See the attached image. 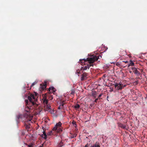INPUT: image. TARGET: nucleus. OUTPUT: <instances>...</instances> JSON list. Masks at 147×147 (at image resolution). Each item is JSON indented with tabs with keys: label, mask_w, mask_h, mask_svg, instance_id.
<instances>
[{
	"label": "nucleus",
	"mask_w": 147,
	"mask_h": 147,
	"mask_svg": "<svg viewBox=\"0 0 147 147\" xmlns=\"http://www.w3.org/2000/svg\"><path fill=\"white\" fill-rule=\"evenodd\" d=\"M42 135H41V137H42V138H44V139H46V137L47 136H46V133L45 132V131H43V132Z\"/></svg>",
	"instance_id": "ddd939ff"
},
{
	"label": "nucleus",
	"mask_w": 147,
	"mask_h": 147,
	"mask_svg": "<svg viewBox=\"0 0 147 147\" xmlns=\"http://www.w3.org/2000/svg\"><path fill=\"white\" fill-rule=\"evenodd\" d=\"M37 82L35 81L33 83H32V84H31V86H30V88L33 86L35 85L36 84H37Z\"/></svg>",
	"instance_id": "6ab92c4d"
},
{
	"label": "nucleus",
	"mask_w": 147,
	"mask_h": 147,
	"mask_svg": "<svg viewBox=\"0 0 147 147\" xmlns=\"http://www.w3.org/2000/svg\"><path fill=\"white\" fill-rule=\"evenodd\" d=\"M43 102L44 103V105H45V107H46L47 110L49 111H51V106L48 104V100L46 99L45 96L43 97Z\"/></svg>",
	"instance_id": "20e7f679"
},
{
	"label": "nucleus",
	"mask_w": 147,
	"mask_h": 147,
	"mask_svg": "<svg viewBox=\"0 0 147 147\" xmlns=\"http://www.w3.org/2000/svg\"><path fill=\"white\" fill-rule=\"evenodd\" d=\"M87 76H88V74L86 72H84L82 74V76H81V81H83L87 79Z\"/></svg>",
	"instance_id": "6e6552de"
},
{
	"label": "nucleus",
	"mask_w": 147,
	"mask_h": 147,
	"mask_svg": "<svg viewBox=\"0 0 147 147\" xmlns=\"http://www.w3.org/2000/svg\"><path fill=\"white\" fill-rule=\"evenodd\" d=\"M90 147H100V145L98 143L96 142L94 144L90 146Z\"/></svg>",
	"instance_id": "9b49d317"
},
{
	"label": "nucleus",
	"mask_w": 147,
	"mask_h": 147,
	"mask_svg": "<svg viewBox=\"0 0 147 147\" xmlns=\"http://www.w3.org/2000/svg\"><path fill=\"white\" fill-rule=\"evenodd\" d=\"M129 72L130 73H131V71L130 70H129Z\"/></svg>",
	"instance_id": "f704fd0d"
},
{
	"label": "nucleus",
	"mask_w": 147,
	"mask_h": 147,
	"mask_svg": "<svg viewBox=\"0 0 147 147\" xmlns=\"http://www.w3.org/2000/svg\"><path fill=\"white\" fill-rule=\"evenodd\" d=\"M72 124H73V125H76V123L74 121H73V122H72Z\"/></svg>",
	"instance_id": "393cba45"
},
{
	"label": "nucleus",
	"mask_w": 147,
	"mask_h": 147,
	"mask_svg": "<svg viewBox=\"0 0 147 147\" xmlns=\"http://www.w3.org/2000/svg\"><path fill=\"white\" fill-rule=\"evenodd\" d=\"M92 95L93 96L95 97H96V92H92Z\"/></svg>",
	"instance_id": "aec40b11"
},
{
	"label": "nucleus",
	"mask_w": 147,
	"mask_h": 147,
	"mask_svg": "<svg viewBox=\"0 0 147 147\" xmlns=\"http://www.w3.org/2000/svg\"><path fill=\"white\" fill-rule=\"evenodd\" d=\"M76 73L78 74H79V73H80V71L78 70Z\"/></svg>",
	"instance_id": "c85d7f7f"
},
{
	"label": "nucleus",
	"mask_w": 147,
	"mask_h": 147,
	"mask_svg": "<svg viewBox=\"0 0 147 147\" xmlns=\"http://www.w3.org/2000/svg\"><path fill=\"white\" fill-rule=\"evenodd\" d=\"M25 102H26V107H25V111H26L27 112H30V110L31 109L32 107L31 106H28V100H25Z\"/></svg>",
	"instance_id": "423d86ee"
},
{
	"label": "nucleus",
	"mask_w": 147,
	"mask_h": 147,
	"mask_svg": "<svg viewBox=\"0 0 147 147\" xmlns=\"http://www.w3.org/2000/svg\"><path fill=\"white\" fill-rule=\"evenodd\" d=\"M90 145H91V143H90L89 144L88 143H87L84 146V147H88V146H90Z\"/></svg>",
	"instance_id": "4be33fe9"
},
{
	"label": "nucleus",
	"mask_w": 147,
	"mask_h": 147,
	"mask_svg": "<svg viewBox=\"0 0 147 147\" xmlns=\"http://www.w3.org/2000/svg\"><path fill=\"white\" fill-rule=\"evenodd\" d=\"M133 72H134V74H137L138 75L140 74V73L137 69L133 70Z\"/></svg>",
	"instance_id": "4468645a"
},
{
	"label": "nucleus",
	"mask_w": 147,
	"mask_h": 147,
	"mask_svg": "<svg viewBox=\"0 0 147 147\" xmlns=\"http://www.w3.org/2000/svg\"><path fill=\"white\" fill-rule=\"evenodd\" d=\"M74 108L76 109V110H77L80 107V106L78 104H76L74 106Z\"/></svg>",
	"instance_id": "2eb2a0df"
},
{
	"label": "nucleus",
	"mask_w": 147,
	"mask_h": 147,
	"mask_svg": "<svg viewBox=\"0 0 147 147\" xmlns=\"http://www.w3.org/2000/svg\"><path fill=\"white\" fill-rule=\"evenodd\" d=\"M119 126L121 128L123 129H125V126L123 124H120Z\"/></svg>",
	"instance_id": "dca6fc26"
},
{
	"label": "nucleus",
	"mask_w": 147,
	"mask_h": 147,
	"mask_svg": "<svg viewBox=\"0 0 147 147\" xmlns=\"http://www.w3.org/2000/svg\"><path fill=\"white\" fill-rule=\"evenodd\" d=\"M146 98H147V94L146 95Z\"/></svg>",
	"instance_id": "c9c22d12"
},
{
	"label": "nucleus",
	"mask_w": 147,
	"mask_h": 147,
	"mask_svg": "<svg viewBox=\"0 0 147 147\" xmlns=\"http://www.w3.org/2000/svg\"><path fill=\"white\" fill-rule=\"evenodd\" d=\"M38 95V94L36 93L35 95L31 94L28 97V99L29 100V101L31 103L32 105H37L35 104L34 101L36 102L37 101V96Z\"/></svg>",
	"instance_id": "f03ea898"
},
{
	"label": "nucleus",
	"mask_w": 147,
	"mask_h": 147,
	"mask_svg": "<svg viewBox=\"0 0 147 147\" xmlns=\"http://www.w3.org/2000/svg\"><path fill=\"white\" fill-rule=\"evenodd\" d=\"M100 57H101L100 56L98 55L93 56L90 58H88L86 59L80 60V61L82 63L81 65H83L82 64L83 63H84V65L83 66L81 67V70H86L87 69H89L90 66H93V65L92 64L95 61H97L98 59L100 58Z\"/></svg>",
	"instance_id": "f257e3e1"
},
{
	"label": "nucleus",
	"mask_w": 147,
	"mask_h": 147,
	"mask_svg": "<svg viewBox=\"0 0 147 147\" xmlns=\"http://www.w3.org/2000/svg\"><path fill=\"white\" fill-rule=\"evenodd\" d=\"M31 119H28L27 121L25 122V123H24V125L26 126V128L27 129H29L30 127L29 125H30V122L31 121Z\"/></svg>",
	"instance_id": "0eeeda50"
},
{
	"label": "nucleus",
	"mask_w": 147,
	"mask_h": 147,
	"mask_svg": "<svg viewBox=\"0 0 147 147\" xmlns=\"http://www.w3.org/2000/svg\"><path fill=\"white\" fill-rule=\"evenodd\" d=\"M75 93V90L74 89H72L71 90V94L72 95H74Z\"/></svg>",
	"instance_id": "a211bd4d"
},
{
	"label": "nucleus",
	"mask_w": 147,
	"mask_h": 147,
	"mask_svg": "<svg viewBox=\"0 0 147 147\" xmlns=\"http://www.w3.org/2000/svg\"><path fill=\"white\" fill-rule=\"evenodd\" d=\"M131 69H132V70H136L137 69L135 67H131Z\"/></svg>",
	"instance_id": "a878e982"
},
{
	"label": "nucleus",
	"mask_w": 147,
	"mask_h": 147,
	"mask_svg": "<svg viewBox=\"0 0 147 147\" xmlns=\"http://www.w3.org/2000/svg\"><path fill=\"white\" fill-rule=\"evenodd\" d=\"M52 133V131H51L49 132V133H48V135H51L52 134H53Z\"/></svg>",
	"instance_id": "b1692460"
},
{
	"label": "nucleus",
	"mask_w": 147,
	"mask_h": 147,
	"mask_svg": "<svg viewBox=\"0 0 147 147\" xmlns=\"http://www.w3.org/2000/svg\"><path fill=\"white\" fill-rule=\"evenodd\" d=\"M28 147H32V145H28Z\"/></svg>",
	"instance_id": "2f4dec72"
},
{
	"label": "nucleus",
	"mask_w": 147,
	"mask_h": 147,
	"mask_svg": "<svg viewBox=\"0 0 147 147\" xmlns=\"http://www.w3.org/2000/svg\"><path fill=\"white\" fill-rule=\"evenodd\" d=\"M98 99V98H96V99H95V102H96L97 101Z\"/></svg>",
	"instance_id": "c756f323"
},
{
	"label": "nucleus",
	"mask_w": 147,
	"mask_h": 147,
	"mask_svg": "<svg viewBox=\"0 0 147 147\" xmlns=\"http://www.w3.org/2000/svg\"><path fill=\"white\" fill-rule=\"evenodd\" d=\"M22 115H19L17 116V118L18 119H19L22 117Z\"/></svg>",
	"instance_id": "412c9836"
},
{
	"label": "nucleus",
	"mask_w": 147,
	"mask_h": 147,
	"mask_svg": "<svg viewBox=\"0 0 147 147\" xmlns=\"http://www.w3.org/2000/svg\"><path fill=\"white\" fill-rule=\"evenodd\" d=\"M41 87L42 88V89L43 90H44L45 89V88H46V84H45L42 86H41Z\"/></svg>",
	"instance_id": "f3484780"
},
{
	"label": "nucleus",
	"mask_w": 147,
	"mask_h": 147,
	"mask_svg": "<svg viewBox=\"0 0 147 147\" xmlns=\"http://www.w3.org/2000/svg\"><path fill=\"white\" fill-rule=\"evenodd\" d=\"M61 109V106H59V107H58V109Z\"/></svg>",
	"instance_id": "473e14b6"
},
{
	"label": "nucleus",
	"mask_w": 147,
	"mask_h": 147,
	"mask_svg": "<svg viewBox=\"0 0 147 147\" xmlns=\"http://www.w3.org/2000/svg\"><path fill=\"white\" fill-rule=\"evenodd\" d=\"M61 125V123L60 122H58V123L56 124L55 127H54L53 129V131H56L57 133H60L61 132L62 130L60 127Z\"/></svg>",
	"instance_id": "7ed1b4c3"
},
{
	"label": "nucleus",
	"mask_w": 147,
	"mask_h": 147,
	"mask_svg": "<svg viewBox=\"0 0 147 147\" xmlns=\"http://www.w3.org/2000/svg\"><path fill=\"white\" fill-rule=\"evenodd\" d=\"M134 62L130 60V63L128 64V66H127V67H129L130 66H134Z\"/></svg>",
	"instance_id": "f8f14e48"
},
{
	"label": "nucleus",
	"mask_w": 147,
	"mask_h": 147,
	"mask_svg": "<svg viewBox=\"0 0 147 147\" xmlns=\"http://www.w3.org/2000/svg\"><path fill=\"white\" fill-rule=\"evenodd\" d=\"M122 62L124 63H128V61H122Z\"/></svg>",
	"instance_id": "bb28decb"
},
{
	"label": "nucleus",
	"mask_w": 147,
	"mask_h": 147,
	"mask_svg": "<svg viewBox=\"0 0 147 147\" xmlns=\"http://www.w3.org/2000/svg\"><path fill=\"white\" fill-rule=\"evenodd\" d=\"M101 96H102V94H100L99 95V96H98V98H100V97Z\"/></svg>",
	"instance_id": "7c9ffc66"
},
{
	"label": "nucleus",
	"mask_w": 147,
	"mask_h": 147,
	"mask_svg": "<svg viewBox=\"0 0 147 147\" xmlns=\"http://www.w3.org/2000/svg\"><path fill=\"white\" fill-rule=\"evenodd\" d=\"M64 101H63V102H61V107H63V105H64Z\"/></svg>",
	"instance_id": "5701e85b"
},
{
	"label": "nucleus",
	"mask_w": 147,
	"mask_h": 147,
	"mask_svg": "<svg viewBox=\"0 0 147 147\" xmlns=\"http://www.w3.org/2000/svg\"><path fill=\"white\" fill-rule=\"evenodd\" d=\"M51 90V91L53 92H55L56 91V89L54 88V87H51L49 88V89H48V90H49V91H50V90Z\"/></svg>",
	"instance_id": "9d476101"
},
{
	"label": "nucleus",
	"mask_w": 147,
	"mask_h": 147,
	"mask_svg": "<svg viewBox=\"0 0 147 147\" xmlns=\"http://www.w3.org/2000/svg\"><path fill=\"white\" fill-rule=\"evenodd\" d=\"M43 144H42V145H41L40 146H39V147H43Z\"/></svg>",
	"instance_id": "72a5a7b5"
},
{
	"label": "nucleus",
	"mask_w": 147,
	"mask_h": 147,
	"mask_svg": "<svg viewBox=\"0 0 147 147\" xmlns=\"http://www.w3.org/2000/svg\"><path fill=\"white\" fill-rule=\"evenodd\" d=\"M117 66L119 67H125V66H126V65H123L122 64V63H119L118 62H117Z\"/></svg>",
	"instance_id": "1a4fd4ad"
},
{
	"label": "nucleus",
	"mask_w": 147,
	"mask_h": 147,
	"mask_svg": "<svg viewBox=\"0 0 147 147\" xmlns=\"http://www.w3.org/2000/svg\"><path fill=\"white\" fill-rule=\"evenodd\" d=\"M53 96H50V99L51 100L53 99Z\"/></svg>",
	"instance_id": "cd10ccee"
},
{
	"label": "nucleus",
	"mask_w": 147,
	"mask_h": 147,
	"mask_svg": "<svg viewBox=\"0 0 147 147\" xmlns=\"http://www.w3.org/2000/svg\"><path fill=\"white\" fill-rule=\"evenodd\" d=\"M114 85L115 88L117 90L122 89L125 86H123V85L120 83L115 84H114Z\"/></svg>",
	"instance_id": "39448f33"
}]
</instances>
